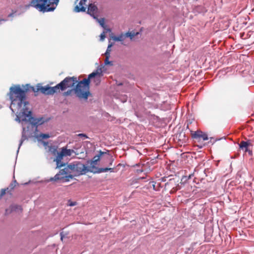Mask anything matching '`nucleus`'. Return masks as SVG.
<instances>
[{"mask_svg": "<svg viewBox=\"0 0 254 254\" xmlns=\"http://www.w3.org/2000/svg\"><path fill=\"white\" fill-rule=\"evenodd\" d=\"M27 89L23 90L19 85L11 86L9 89L8 95L11 100L10 108L13 113L16 112L19 121H26L31 111H28L27 105L29 104L26 101Z\"/></svg>", "mask_w": 254, "mask_h": 254, "instance_id": "f257e3e1", "label": "nucleus"}, {"mask_svg": "<svg viewBox=\"0 0 254 254\" xmlns=\"http://www.w3.org/2000/svg\"><path fill=\"white\" fill-rule=\"evenodd\" d=\"M102 74L101 69H97L88 75V78L78 81L75 77H67L64 78V90L71 88L70 91H73L76 97L79 99L87 100L90 95L89 91L90 79L97 75Z\"/></svg>", "mask_w": 254, "mask_h": 254, "instance_id": "f03ea898", "label": "nucleus"}, {"mask_svg": "<svg viewBox=\"0 0 254 254\" xmlns=\"http://www.w3.org/2000/svg\"><path fill=\"white\" fill-rule=\"evenodd\" d=\"M64 163V182H68L69 179L74 177L85 175L86 166L79 162H74L69 164Z\"/></svg>", "mask_w": 254, "mask_h": 254, "instance_id": "7ed1b4c3", "label": "nucleus"}, {"mask_svg": "<svg viewBox=\"0 0 254 254\" xmlns=\"http://www.w3.org/2000/svg\"><path fill=\"white\" fill-rule=\"evenodd\" d=\"M59 0H32L27 7H33L43 12L53 11L58 5Z\"/></svg>", "mask_w": 254, "mask_h": 254, "instance_id": "20e7f679", "label": "nucleus"}, {"mask_svg": "<svg viewBox=\"0 0 254 254\" xmlns=\"http://www.w3.org/2000/svg\"><path fill=\"white\" fill-rule=\"evenodd\" d=\"M31 88L34 92L40 91L45 95H53L55 93L59 92L60 90H64V80L54 87H51L48 85L43 86L41 84L39 83L35 87L33 86Z\"/></svg>", "mask_w": 254, "mask_h": 254, "instance_id": "39448f33", "label": "nucleus"}, {"mask_svg": "<svg viewBox=\"0 0 254 254\" xmlns=\"http://www.w3.org/2000/svg\"><path fill=\"white\" fill-rule=\"evenodd\" d=\"M49 150L53 155L56 156V158L54 160V161H56L57 163L56 168H61L64 166V163L61 162V160L64 157V148H62L60 152H58L57 148L54 146H51L49 148Z\"/></svg>", "mask_w": 254, "mask_h": 254, "instance_id": "423d86ee", "label": "nucleus"}, {"mask_svg": "<svg viewBox=\"0 0 254 254\" xmlns=\"http://www.w3.org/2000/svg\"><path fill=\"white\" fill-rule=\"evenodd\" d=\"M87 13L93 18H97V16H98L99 10L95 3H91L88 5Z\"/></svg>", "mask_w": 254, "mask_h": 254, "instance_id": "0eeeda50", "label": "nucleus"}, {"mask_svg": "<svg viewBox=\"0 0 254 254\" xmlns=\"http://www.w3.org/2000/svg\"><path fill=\"white\" fill-rule=\"evenodd\" d=\"M64 181V169H61L54 177H51L47 180V182H52L54 183H59Z\"/></svg>", "mask_w": 254, "mask_h": 254, "instance_id": "6e6552de", "label": "nucleus"}, {"mask_svg": "<svg viewBox=\"0 0 254 254\" xmlns=\"http://www.w3.org/2000/svg\"><path fill=\"white\" fill-rule=\"evenodd\" d=\"M22 211V208L20 205H11L8 208L5 210V214L8 215L13 212L17 213H21Z\"/></svg>", "mask_w": 254, "mask_h": 254, "instance_id": "1a4fd4ad", "label": "nucleus"}, {"mask_svg": "<svg viewBox=\"0 0 254 254\" xmlns=\"http://www.w3.org/2000/svg\"><path fill=\"white\" fill-rule=\"evenodd\" d=\"M87 165H88V166H86V170H85L86 173L91 172L94 174H97V172H95L98 171L99 168L98 167H96L97 164H92V161L91 160H89L87 162Z\"/></svg>", "mask_w": 254, "mask_h": 254, "instance_id": "9d476101", "label": "nucleus"}, {"mask_svg": "<svg viewBox=\"0 0 254 254\" xmlns=\"http://www.w3.org/2000/svg\"><path fill=\"white\" fill-rule=\"evenodd\" d=\"M87 0H80L78 4H77L74 9V11L76 12H85L86 11V7L84 6Z\"/></svg>", "mask_w": 254, "mask_h": 254, "instance_id": "9b49d317", "label": "nucleus"}, {"mask_svg": "<svg viewBox=\"0 0 254 254\" xmlns=\"http://www.w3.org/2000/svg\"><path fill=\"white\" fill-rule=\"evenodd\" d=\"M251 144L250 141H242L239 144V146L241 149L244 150L245 152H248L250 154H252V151L250 150L248 148L249 146Z\"/></svg>", "mask_w": 254, "mask_h": 254, "instance_id": "f8f14e48", "label": "nucleus"}, {"mask_svg": "<svg viewBox=\"0 0 254 254\" xmlns=\"http://www.w3.org/2000/svg\"><path fill=\"white\" fill-rule=\"evenodd\" d=\"M192 137L195 139H199L201 138L203 140H207L208 139L207 134L201 131L194 132L192 134Z\"/></svg>", "mask_w": 254, "mask_h": 254, "instance_id": "ddd939ff", "label": "nucleus"}, {"mask_svg": "<svg viewBox=\"0 0 254 254\" xmlns=\"http://www.w3.org/2000/svg\"><path fill=\"white\" fill-rule=\"evenodd\" d=\"M30 114H31V113ZM28 118H29V120L30 119L33 120V121L31 123L34 126L40 125H42L44 122V121L43 120V118L33 119V118H32L31 117V115H30L29 116V117H28ZM26 118H27V117ZM27 120V119H26V120L25 121H26Z\"/></svg>", "mask_w": 254, "mask_h": 254, "instance_id": "4468645a", "label": "nucleus"}, {"mask_svg": "<svg viewBox=\"0 0 254 254\" xmlns=\"http://www.w3.org/2000/svg\"><path fill=\"white\" fill-rule=\"evenodd\" d=\"M107 154L106 152H103L101 150L99 151V154L94 156L93 159L91 160L92 164H97V162L100 160L102 155Z\"/></svg>", "mask_w": 254, "mask_h": 254, "instance_id": "2eb2a0df", "label": "nucleus"}, {"mask_svg": "<svg viewBox=\"0 0 254 254\" xmlns=\"http://www.w3.org/2000/svg\"><path fill=\"white\" fill-rule=\"evenodd\" d=\"M77 155V153L73 149H67L64 147V157L72 156V157H75Z\"/></svg>", "mask_w": 254, "mask_h": 254, "instance_id": "dca6fc26", "label": "nucleus"}, {"mask_svg": "<svg viewBox=\"0 0 254 254\" xmlns=\"http://www.w3.org/2000/svg\"><path fill=\"white\" fill-rule=\"evenodd\" d=\"M126 38V34H122L120 35L115 36L114 37V40L116 41L122 42L125 40Z\"/></svg>", "mask_w": 254, "mask_h": 254, "instance_id": "f3484780", "label": "nucleus"}, {"mask_svg": "<svg viewBox=\"0 0 254 254\" xmlns=\"http://www.w3.org/2000/svg\"><path fill=\"white\" fill-rule=\"evenodd\" d=\"M98 16H97V18L94 19H95L99 23V24L102 27L105 29L106 25L104 22V19L103 18H101L99 19L98 18Z\"/></svg>", "mask_w": 254, "mask_h": 254, "instance_id": "a211bd4d", "label": "nucleus"}, {"mask_svg": "<svg viewBox=\"0 0 254 254\" xmlns=\"http://www.w3.org/2000/svg\"><path fill=\"white\" fill-rule=\"evenodd\" d=\"M17 184V183L16 180H14V181H13L10 184L9 187H8V190H6V191L7 192H8L9 191H10L12 190H13L14 189V188L16 187Z\"/></svg>", "mask_w": 254, "mask_h": 254, "instance_id": "6ab92c4d", "label": "nucleus"}, {"mask_svg": "<svg viewBox=\"0 0 254 254\" xmlns=\"http://www.w3.org/2000/svg\"><path fill=\"white\" fill-rule=\"evenodd\" d=\"M138 34V33L131 32H127L126 33V37H129L130 39H132L135 36Z\"/></svg>", "mask_w": 254, "mask_h": 254, "instance_id": "aec40b11", "label": "nucleus"}, {"mask_svg": "<svg viewBox=\"0 0 254 254\" xmlns=\"http://www.w3.org/2000/svg\"><path fill=\"white\" fill-rule=\"evenodd\" d=\"M112 45L111 44L108 45L106 51L105 53L106 57H110L111 47H112Z\"/></svg>", "mask_w": 254, "mask_h": 254, "instance_id": "412c9836", "label": "nucleus"}, {"mask_svg": "<svg viewBox=\"0 0 254 254\" xmlns=\"http://www.w3.org/2000/svg\"><path fill=\"white\" fill-rule=\"evenodd\" d=\"M193 176H194V173L190 174L188 176H183L182 179V181L184 180V181H187V180L191 178V177H192Z\"/></svg>", "mask_w": 254, "mask_h": 254, "instance_id": "4be33fe9", "label": "nucleus"}, {"mask_svg": "<svg viewBox=\"0 0 254 254\" xmlns=\"http://www.w3.org/2000/svg\"><path fill=\"white\" fill-rule=\"evenodd\" d=\"M38 137L41 139H47L50 137V135L47 133H41L39 135Z\"/></svg>", "mask_w": 254, "mask_h": 254, "instance_id": "5701e85b", "label": "nucleus"}, {"mask_svg": "<svg viewBox=\"0 0 254 254\" xmlns=\"http://www.w3.org/2000/svg\"><path fill=\"white\" fill-rule=\"evenodd\" d=\"M107 171H108V168H99L98 171H96L95 172H97V174H99L102 172H106Z\"/></svg>", "mask_w": 254, "mask_h": 254, "instance_id": "b1692460", "label": "nucleus"}, {"mask_svg": "<svg viewBox=\"0 0 254 254\" xmlns=\"http://www.w3.org/2000/svg\"><path fill=\"white\" fill-rule=\"evenodd\" d=\"M109 58H110V57H108V56L106 57V59L104 61V64L106 65L110 64V65H113L112 62L109 61Z\"/></svg>", "mask_w": 254, "mask_h": 254, "instance_id": "393cba45", "label": "nucleus"}, {"mask_svg": "<svg viewBox=\"0 0 254 254\" xmlns=\"http://www.w3.org/2000/svg\"><path fill=\"white\" fill-rule=\"evenodd\" d=\"M24 131H25V128H23L22 136V138H21V139L20 140V141L19 147L22 145L23 141L26 139V137L24 135Z\"/></svg>", "mask_w": 254, "mask_h": 254, "instance_id": "a878e982", "label": "nucleus"}, {"mask_svg": "<svg viewBox=\"0 0 254 254\" xmlns=\"http://www.w3.org/2000/svg\"><path fill=\"white\" fill-rule=\"evenodd\" d=\"M76 204V202L75 201H71L70 200H68L67 205L70 206H75Z\"/></svg>", "mask_w": 254, "mask_h": 254, "instance_id": "bb28decb", "label": "nucleus"}, {"mask_svg": "<svg viewBox=\"0 0 254 254\" xmlns=\"http://www.w3.org/2000/svg\"><path fill=\"white\" fill-rule=\"evenodd\" d=\"M107 155V157H106V159H109L110 160V164L109 165H112V163L113 162V159L112 158V157L110 156L108 154H106Z\"/></svg>", "mask_w": 254, "mask_h": 254, "instance_id": "cd10ccee", "label": "nucleus"}, {"mask_svg": "<svg viewBox=\"0 0 254 254\" xmlns=\"http://www.w3.org/2000/svg\"><path fill=\"white\" fill-rule=\"evenodd\" d=\"M100 37V40L101 41H103L105 39V37H106L105 35V32H102L101 34Z\"/></svg>", "mask_w": 254, "mask_h": 254, "instance_id": "c85d7f7f", "label": "nucleus"}, {"mask_svg": "<svg viewBox=\"0 0 254 254\" xmlns=\"http://www.w3.org/2000/svg\"><path fill=\"white\" fill-rule=\"evenodd\" d=\"M79 137H83L84 138H88V136L86 135V134L84 133H79L77 135Z\"/></svg>", "mask_w": 254, "mask_h": 254, "instance_id": "c756f323", "label": "nucleus"}, {"mask_svg": "<svg viewBox=\"0 0 254 254\" xmlns=\"http://www.w3.org/2000/svg\"><path fill=\"white\" fill-rule=\"evenodd\" d=\"M142 172H143V170L142 169H136V172L138 174L142 173Z\"/></svg>", "mask_w": 254, "mask_h": 254, "instance_id": "7c9ffc66", "label": "nucleus"}, {"mask_svg": "<svg viewBox=\"0 0 254 254\" xmlns=\"http://www.w3.org/2000/svg\"><path fill=\"white\" fill-rule=\"evenodd\" d=\"M60 236H61V239L62 240H63V239H64V233H63V232H61L60 233Z\"/></svg>", "mask_w": 254, "mask_h": 254, "instance_id": "2f4dec72", "label": "nucleus"}, {"mask_svg": "<svg viewBox=\"0 0 254 254\" xmlns=\"http://www.w3.org/2000/svg\"><path fill=\"white\" fill-rule=\"evenodd\" d=\"M123 98H124V99H123V100L122 101V102H126V101H127V97L126 96H124V97H123Z\"/></svg>", "mask_w": 254, "mask_h": 254, "instance_id": "473e14b6", "label": "nucleus"}, {"mask_svg": "<svg viewBox=\"0 0 254 254\" xmlns=\"http://www.w3.org/2000/svg\"><path fill=\"white\" fill-rule=\"evenodd\" d=\"M108 171H110L111 172H113L114 168H108Z\"/></svg>", "mask_w": 254, "mask_h": 254, "instance_id": "72a5a7b5", "label": "nucleus"}, {"mask_svg": "<svg viewBox=\"0 0 254 254\" xmlns=\"http://www.w3.org/2000/svg\"><path fill=\"white\" fill-rule=\"evenodd\" d=\"M69 93H68V91L64 92V95H68Z\"/></svg>", "mask_w": 254, "mask_h": 254, "instance_id": "f704fd0d", "label": "nucleus"}, {"mask_svg": "<svg viewBox=\"0 0 254 254\" xmlns=\"http://www.w3.org/2000/svg\"><path fill=\"white\" fill-rule=\"evenodd\" d=\"M139 166H140V165H139V164H136L134 166V167H139Z\"/></svg>", "mask_w": 254, "mask_h": 254, "instance_id": "c9c22d12", "label": "nucleus"}, {"mask_svg": "<svg viewBox=\"0 0 254 254\" xmlns=\"http://www.w3.org/2000/svg\"><path fill=\"white\" fill-rule=\"evenodd\" d=\"M48 144V142H44V144L45 145H47Z\"/></svg>", "mask_w": 254, "mask_h": 254, "instance_id": "e433bc0d", "label": "nucleus"}, {"mask_svg": "<svg viewBox=\"0 0 254 254\" xmlns=\"http://www.w3.org/2000/svg\"><path fill=\"white\" fill-rule=\"evenodd\" d=\"M107 31H110V30L109 29H107Z\"/></svg>", "mask_w": 254, "mask_h": 254, "instance_id": "4c0bfd02", "label": "nucleus"}, {"mask_svg": "<svg viewBox=\"0 0 254 254\" xmlns=\"http://www.w3.org/2000/svg\"><path fill=\"white\" fill-rule=\"evenodd\" d=\"M78 1V0H76V1L75 2V3H76Z\"/></svg>", "mask_w": 254, "mask_h": 254, "instance_id": "58836bf2", "label": "nucleus"}]
</instances>
